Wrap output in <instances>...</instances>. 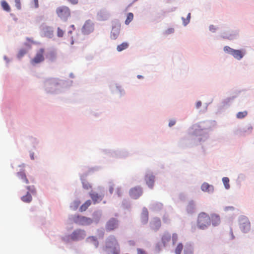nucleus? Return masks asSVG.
Masks as SVG:
<instances>
[{
	"mask_svg": "<svg viewBox=\"0 0 254 254\" xmlns=\"http://www.w3.org/2000/svg\"><path fill=\"white\" fill-rule=\"evenodd\" d=\"M104 254H120L119 245L114 236L109 237L101 249Z\"/></svg>",
	"mask_w": 254,
	"mask_h": 254,
	"instance_id": "1",
	"label": "nucleus"
},
{
	"mask_svg": "<svg viewBox=\"0 0 254 254\" xmlns=\"http://www.w3.org/2000/svg\"><path fill=\"white\" fill-rule=\"evenodd\" d=\"M211 224V218L210 216L204 212H201L197 217V227L201 229H206Z\"/></svg>",
	"mask_w": 254,
	"mask_h": 254,
	"instance_id": "2",
	"label": "nucleus"
},
{
	"mask_svg": "<svg viewBox=\"0 0 254 254\" xmlns=\"http://www.w3.org/2000/svg\"><path fill=\"white\" fill-rule=\"evenodd\" d=\"M56 12L58 16L64 21L67 20L71 16L70 9L65 5L58 7L56 8Z\"/></svg>",
	"mask_w": 254,
	"mask_h": 254,
	"instance_id": "3",
	"label": "nucleus"
},
{
	"mask_svg": "<svg viewBox=\"0 0 254 254\" xmlns=\"http://www.w3.org/2000/svg\"><path fill=\"white\" fill-rule=\"evenodd\" d=\"M73 221L79 225H88L92 223V220L90 218L76 215L73 218Z\"/></svg>",
	"mask_w": 254,
	"mask_h": 254,
	"instance_id": "4",
	"label": "nucleus"
},
{
	"mask_svg": "<svg viewBox=\"0 0 254 254\" xmlns=\"http://www.w3.org/2000/svg\"><path fill=\"white\" fill-rule=\"evenodd\" d=\"M240 227L241 230L244 233L248 232L251 228L250 222L246 217H242L240 219Z\"/></svg>",
	"mask_w": 254,
	"mask_h": 254,
	"instance_id": "5",
	"label": "nucleus"
},
{
	"mask_svg": "<svg viewBox=\"0 0 254 254\" xmlns=\"http://www.w3.org/2000/svg\"><path fill=\"white\" fill-rule=\"evenodd\" d=\"M119 226V221L114 218L109 219L107 222L105 228L107 231H112L116 229Z\"/></svg>",
	"mask_w": 254,
	"mask_h": 254,
	"instance_id": "6",
	"label": "nucleus"
},
{
	"mask_svg": "<svg viewBox=\"0 0 254 254\" xmlns=\"http://www.w3.org/2000/svg\"><path fill=\"white\" fill-rule=\"evenodd\" d=\"M44 50L40 49L37 52L34 58L31 60V64L34 65L43 62L44 60Z\"/></svg>",
	"mask_w": 254,
	"mask_h": 254,
	"instance_id": "7",
	"label": "nucleus"
},
{
	"mask_svg": "<svg viewBox=\"0 0 254 254\" xmlns=\"http://www.w3.org/2000/svg\"><path fill=\"white\" fill-rule=\"evenodd\" d=\"M94 30V25L93 22L88 20L85 21L82 28V32L84 34H88Z\"/></svg>",
	"mask_w": 254,
	"mask_h": 254,
	"instance_id": "8",
	"label": "nucleus"
},
{
	"mask_svg": "<svg viewBox=\"0 0 254 254\" xmlns=\"http://www.w3.org/2000/svg\"><path fill=\"white\" fill-rule=\"evenodd\" d=\"M129 195L133 199H137L142 194V190L140 187H135L129 190Z\"/></svg>",
	"mask_w": 254,
	"mask_h": 254,
	"instance_id": "9",
	"label": "nucleus"
},
{
	"mask_svg": "<svg viewBox=\"0 0 254 254\" xmlns=\"http://www.w3.org/2000/svg\"><path fill=\"white\" fill-rule=\"evenodd\" d=\"M85 236V232L84 230H77L74 231L71 235L73 240H78L83 238Z\"/></svg>",
	"mask_w": 254,
	"mask_h": 254,
	"instance_id": "10",
	"label": "nucleus"
},
{
	"mask_svg": "<svg viewBox=\"0 0 254 254\" xmlns=\"http://www.w3.org/2000/svg\"><path fill=\"white\" fill-rule=\"evenodd\" d=\"M150 227L154 231L158 230L161 226V222L160 218L158 217L154 218L150 222Z\"/></svg>",
	"mask_w": 254,
	"mask_h": 254,
	"instance_id": "11",
	"label": "nucleus"
},
{
	"mask_svg": "<svg viewBox=\"0 0 254 254\" xmlns=\"http://www.w3.org/2000/svg\"><path fill=\"white\" fill-rule=\"evenodd\" d=\"M145 180L146 181V183L148 185V186L150 189H152L154 183V176L152 174H147L145 176Z\"/></svg>",
	"mask_w": 254,
	"mask_h": 254,
	"instance_id": "12",
	"label": "nucleus"
},
{
	"mask_svg": "<svg viewBox=\"0 0 254 254\" xmlns=\"http://www.w3.org/2000/svg\"><path fill=\"white\" fill-rule=\"evenodd\" d=\"M171 238V234L168 232H166L163 234L161 238V241L163 247H166L167 245V244L170 242Z\"/></svg>",
	"mask_w": 254,
	"mask_h": 254,
	"instance_id": "13",
	"label": "nucleus"
},
{
	"mask_svg": "<svg viewBox=\"0 0 254 254\" xmlns=\"http://www.w3.org/2000/svg\"><path fill=\"white\" fill-rule=\"evenodd\" d=\"M245 52L242 50H234L232 51V55L237 60H241L244 56Z\"/></svg>",
	"mask_w": 254,
	"mask_h": 254,
	"instance_id": "14",
	"label": "nucleus"
},
{
	"mask_svg": "<svg viewBox=\"0 0 254 254\" xmlns=\"http://www.w3.org/2000/svg\"><path fill=\"white\" fill-rule=\"evenodd\" d=\"M148 220V212L146 208L144 207L142 209L141 214V221L143 224L147 222Z\"/></svg>",
	"mask_w": 254,
	"mask_h": 254,
	"instance_id": "15",
	"label": "nucleus"
},
{
	"mask_svg": "<svg viewBox=\"0 0 254 254\" xmlns=\"http://www.w3.org/2000/svg\"><path fill=\"white\" fill-rule=\"evenodd\" d=\"M202 191L209 193L212 192L214 190L213 186L207 183H204L201 187Z\"/></svg>",
	"mask_w": 254,
	"mask_h": 254,
	"instance_id": "16",
	"label": "nucleus"
},
{
	"mask_svg": "<svg viewBox=\"0 0 254 254\" xmlns=\"http://www.w3.org/2000/svg\"><path fill=\"white\" fill-rule=\"evenodd\" d=\"M211 222L213 226H217L219 224L220 219L219 216L217 214H212L211 216Z\"/></svg>",
	"mask_w": 254,
	"mask_h": 254,
	"instance_id": "17",
	"label": "nucleus"
},
{
	"mask_svg": "<svg viewBox=\"0 0 254 254\" xmlns=\"http://www.w3.org/2000/svg\"><path fill=\"white\" fill-rule=\"evenodd\" d=\"M90 196L92 199L94 201V203L101 201L103 198L102 196L99 195L98 193L95 192L90 193Z\"/></svg>",
	"mask_w": 254,
	"mask_h": 254,
	"instance_id": "18",
	"label": "nucleus"
},
{
	"mask_svg": "<svg viewBox=\"0 0 254 254\" xmlns=\"http://www.w3.org/2000/svg\"><path fill=\"white\" fill-rule=\"evenodd\" d=\"M17 176L22 182L27 184L29 183L28 180L27 179L26 174L24 172H20L17 173Z\"/></svg>",
	"mask_w": 254,
	"mask_h": 254,
	"instance_id": "19",
	"label": "nucleus"
},
{
	"mask_svg": "<svg viewBox=\"0 0 254 254\" xmlns=\"http://www.w3.org/2000/svg\"><path fill=\"white\" fill-rule=\"evenodd\" d=\"M120 33V29L119 28L114 27L111 31V37L113 39H116Z\"/></svg>",
	"mask_w": 254,
	"mask_h": 254,
	"instance_id": "20",
	"label": "nucleus"
},
{
	"mask_svg": "<svg viewBox=\"0 0 254 254\" xmlns=\"http://www.w3.org/2000/svg\"><path fill=\"white\" fill-rule=\"evenodd\" d=\"M22 201L26 203H29L32 200V196L29 192H27L25 195H24L21 198Z\"/></svg>",
	"mask_w": 254,
	"mask_h": 254,
	"instance_id": "21",
	"label": "nucleus"
},
{
	"mask_svg": "<svg viewBox=\"0 0 254 254\" xmlns=\"http://www.w3.org/2000/svg\"><path fill=\"white\" fill-rule=\"evenodd\" d=\"M91 204V201L90 200H87L84 204H83L80 207V211H85L88 207Z\"/></svg>",
	"mask_w": 254,
	"mask_h": 254,
	"instance_id": "22",
	"label": "nucleus"
},
{
	"mask_svg": "<svg viewBox=\"0 0 254 254\" xmlns=\"http://www.w3.org/2000/svg\"><path fill=\"white\" fill-rule=\"evenodd\" d=\"M128 47V44L127 42H123L117 46V50L118 52H121L127 49Z\"/></svg>",
	"mask_w": 254,
	"mask_h": 254,
	"instance_id": "23",
	"label": "nucleus"
},
{
	"mask_svg": "<svg viewBox=\"0 0 254 254\" xmlns=\"http://www.w3.org/2000/svg\"><path fill=\"white\" fill-rule=\"evenodd\" d=\"M185 248L183 244L182 243H179L176 246L175 249V253L176 254H181L182 250Z\"/></svg>",
	"mask_w": 254,
	"mask_h": 254,
	"instance_id": "24",
	"label": "nucleus"
},
{
	"mask_svg": "<svg viewBox=\"0 0 254 254\" xmlns=\"http://www.w3.org/2000/svg\"><path fill=\"white\" fill-rule=\"evenodd\" d=\"M184 254H193V249L191 245H187L184 248Z\"/></svg>",
	"mask_w": 254,
	"mask_h": 254,
	"instance_id": "25",
	"label": "nucleus"
},
{
	"mask_svg": "<svg viewBox=\"0 0 254 254\" xmlns=\"http://www.w3.org/2000/svg\"><path fill=\"white\" fill-rule=\"evenodd\" d=\"M1 5L3 10L9 12L10 11V7L8 3L5 0H2L1 1Z\"/></svg>",
	"mask_w": 254,
	"mask_h": 254,
	"instance_id": "26",
	"label": "nucleus"
},
{
	"mask_svg": "<svg viewBox=\"0 0 254 254\" xmlns=\"http://www.w3.org/2000/svg\"><path fill=\"white\" fill-rule=\"evenodd\" d=\"M87 241L89 242L92 243L95 247L97 248L98 246L99 243L96 237L93 236L89 237L87 238Z\"/></svg>",
	"mask_w": 254,
	"mask_h": 254,
	"instance_id": "27",
	"label": "nucleus"
},
{
	"mask_svg": "<svg viewBox=\"0 0 254 254\" xmlns=\"http://www.w3.org/2000/svg\"><path fill=\"white\" fill-rule=\"evenodd\" d=\"M133 18V14L131 12H129L127 14V19L125 21V23L127 25L129 24V23L132 20Z\"/></svg>",
	"mask_w": 254,
	"mask_h": 254,
	"instance_id": "28",
	"label": "nucleus"
},
{
	"mask_svg": "<svg viewBox=\"0 0 254 254\" xmlns=\"http://www.w3.org/2000/svg\"><path fill=\"white\" fill-rule=\"evenodd\" d=\"M222 181L225 188L229 189L230 188L229 179L227 177H224Z\"/></svg>",
	"mask_w": 254,
	"mask_h": 254,
	"instance_id": "29",
	"label": "nucleus"
},
{
	"mask_svg": "<svg viewBox=\"0 0 254 254\" xmlns=\"http://www.w3.org/2000/svg\"><path fill=\"white\" fill-rule=\"evenodd\" d=\"M30 5L32 7L38 8L39 7V0H32L30 2Z\"/></svg>",
	"mask_w": 254,
	"mask_h": 254,
	"instance_id": "30",
	"label": "nucleus"
},
{
	"mask_svg": "<svg viewBox=\"0 0 254 254\" xmlns=\"http://www.w3.org/2000/svg\"><path fill=\"white\" fill-rule=\"evenodd\" d=\"M248 115L247 111L240 112L237 114V118L238 119H243L246 117Z\"/></svg>",
	"mask_w": 254,
	"mask_h": 254,
	"instance_id": "31",
	"label": "nucleus"
},
{
	"mask_svg": "<svg viewBox=\"0 0 254 254\" xmlns=\"http://www.w3.org/2000/svg\"><path fill=\"white\" fill-rule=\"evenodd\" d=\"M64 35V31L60 27L57 28V36L59 37H62Z\"/></svg>",
	"mask_w": 254,
	"mask_h": 254,
	"instance_id": "32",
	"label": "nucleus"
},
{
	"mask_svg": "<svg viewBox=\"0 0 254 254\" xmlns=\"http://www.w3.org/2000/svg\"><path fill=\"white\" fill-rule=\"evenodd\" d=\"M15 5L18 10L21 9V0H15Z\"/></svg>",
	"mask_w": 254,
	"mask_h": 254,
	"instance_id": "33",
	"label": "nucleus"
},
{
	"mask_svg": "<svg viewBox=\"0 0 254 254\" xmlns=\"http://www.w3.org/2000/svg\"><path fill=\"white\" fill-rule=\"evenodd\" d=\"M26 189L29 190L28 192H30L31 193L34 194L36 193V190L35 187L33 186H27Z\"/></svg>",
	"mask_w": 254,
	"mask_h": 254,
	"instance_id": "34",
	"label": "nucleus"
},
{
	"mask_svg": "<svg viewBox=\"0 0 254 254\" xmlns=\"http://www.w3.org/2000/svg\"><path fill=\"white\" fill-rule=\"evenodd\" d=\"M234 49H232L231 48L229 47V46H225L224 47V51L225 52L228 53L232 55V51H233Z\"/></svg>",
	"mask_w": 254,
	"mask_h": 254,
	"instance_id": "35",
	"label": "nucleus"
},
{
	"mask_svg": "<svg viewBox=\"0 0 254 254\" xmlns=\"http://www.w3.org/2000/svg\"><path fill=\"white\" fill-rule=\"evenodd\" d=\"M26 52L27 51L25 49L20 50L18 54V57L19 58H21L26 53Z\"/></svg>",
	"mask_w": 254,
	"mask_h": 254,
	"instance_id": "36",
	"label": "nucleus"
},
{
	"mask_svg": "<svg viewBox=\"0 0 254 254\" xmlns=\"http://www.w3.org/2000/svg\"><path fill=\"white\" fill-rule=\"evenodd\" d=\"M190 18V13H189L188 14L187 18L186 19H185L184 18H182L185 25H186L187 24H188L189 23Z\"/></svg>",
	"mask_w": 254,
	"mask_h": 254,
	"instance_id": "37",
	"label": "nucleus"
},
{
	"mask_svg": "<svg viewBox=\"0 0 254 254\" xmlns=\"http://www.w3.org/2000/svg\"><path fill=\"white\" fill-rule=\"evenodd\" d=\"M178 236L176 233H174L172 235V242L173 244H174L178 240Z\"/></svg>",
	"mask_w": 254,
	"mask_h": 254,
	"instance_id": "38",
	"label": "nucleus"
},
{
	"mask_svg": "<svg viewBox=\"0 0 254 254\" xmlns=\"http://www.w3.org/2000/svg\"><path fill=\"white\" fill-rule=\"evenodd\" d=\"M82 184L83 188L86 190H88L91 188L90 184L87 182H83Z\"/></svg>",
	"mask_w": 254,
	"mask_h": 254,
	"instance_id": "39",
	"label": "nucleus"
},
{
	"mask_svg": "<svg viewBox=\"0 0 254 254\" xmlns=\"http://www.w3.org/2000/svg\"><path fill=\"white\" fill-rule=\"evenodd\" d=\"M69 3L72 5H76L78 2V0H66Z\"/></svg>",
	"mask_w": 254,
	"mask_h": 254,
	"instance_id": "40",
	"label": "nucleus"
},
{
	"mask_svg": "<svg viewBox=\"0 0 254 254\" xmlns=\"http://www.w3.org/2000/svg\"><path fill=\"white\" fill-rule=\"evenodd\" d=\"M162 207V203H156L154 205V209L156 210L157 209V208H161Z\"/></svg>",
	"mask_w": 254,
	"mask_h": 254,
	"instance_id": "41",
	"label": "nucleus"
},
{
	"mask_svg": "<svg viewBox=\"0 0 254 254\" xmlns=\"http://www.w3.org/2000/svg\"><path fill=\"white\" fill-rule=\"evenodd\" d=\"M137 254H147L144 250H143L141 249H138L137 250Z\"/></svg>",
	"mask_w": 254,
	"mask_h": 254,
	"instance_id": "42",
	"label": "nucleus"
},
{
	"mask_svg": "<svg viewBox=\"0 0 254 254\" xmlns=\"http://www.w3.org/2000/svg\"><path fill=\"white\" fill-rule=\"evenodd\" d=\"M163 221L165 223H168L169 222V218L168 216H164L163 217Z\"/></svg>",
	"mask_w": 254,
	"mask_h": 254,
	"instance_id": "43",
	"label": "nucleus"
},
{
	"mask_svg": "<svg viewBox=\"0 0 254 254\" xmlns=\"http://www.w3.org/2000/svg\"><path fill=\"white\" fill-rule=\"evenodd\" d=\"M176 124V121L174 120H171L169 123V126L171 127Z\"/></svg>",
	"mask_w": 254,
	"mask_h": 254,
	"instance_id": "44",
	"label": "nucleus"
},
{
	"mask_svg": "<svg viewBox=\"0 0 254 254\" xmlns=\"http://www.w3.org/2000/svg\"><path fill=\"white\" fill-rule=\"evenodd\" d=\"M216 28H215V27L213 25H211L209 26V30L212 31V32H215V31L216 30Z\"/></svg>",
	"mask_w": 254,
	"mask_h": 254,
	"instance_id": "45",
	"label": "nucleus"
},
{
	"mask_svg": "<svg viewBox=\"0 0 254 254\" xmlns=\"http://www.w3.org/2000/svg\"><path fill=\"white\" fill-rule=\"evenodd\" d=\"M73 204L74 205L75 208H77L80 204V201H75L73 202Z\"/></svg>",
	"mask_w": 254,
	"mask_h": 254,
	"instance_id": "46",
	"label": "nucleus"
},
{
	"mask_svg": "<svg viewBox=\"0 0 254 254\" xmlns=\"http://www.w3.org/2000/svg\"><path fill=\"white\" fill-rule=\"evenodd\" d=\"M201 106V102L200 101H198L196 103V107L197 108H199Z\"/></svg>",
	"mask_w": 254,
	"mask_h": 254,
	"instance_id": "47",
	"label": "nucleus"
},
{
	"mask_svg": "<svg viewBox=\"0 0 254 254\" xmlns=\"http://www.w3.org/2000/svg\"><path fill=\"white\" fill-rule=\"evenodd\" d=\"M161 250V248L160 247V246L159 245H157L155 247V251L157 252H159L160 250Z\"/></svg>",
	"mask_w": 254,
	"mask_h": 254,
	"instance_id": "48",
	"label": "nucleus"
},
{
	"mask_svg": "<svg viewBox=\"0 0 254 254\" xmlns=\"http://www.w3.org/2000/svg\"><path fill=\"white\" fill-rule=\"evenodd\" d=\"M109 191L111 193H112L114 191V188L112 186H111L109 188Z\"/></svg>",
	"mask_w": 254,
	"mask_h": 254,
	"instance_id": "49",
	"label": "nucleus"
},
{
	"mask_svg": "<svg viewBox=\"0 0 254 254\" xmlns=\"http://www.w3.org/2000/svg\"><path fill=\"white\" fill-rule=\"evenodd\" d=\"M137 78H139V79H141V78H143V76L142 75H137Z\"/></svg>",
	"mask_w": 254,
	"mask_h": 254,
	"instance_id": "50",
	"label": "nucleus"
},
{
	"mask_svg": "<svg viewBox=\"0 0 254 254\" xmlns=\"http://www.w3.org/2000/svg\"><path fill=\"white\" fill-rule=\"evenodd\" d=\"M248 129L250 130V131H251L252 130V127H248Z\"/></svg>",
	"mask_w": 254,
	"mask_h": 254,
	"instance_id": "51",
	"label": "nucleus"
},
{
	"mask_svg": "<svg viewBox=\"0 0 254 254\" xmlns=\"http://www.w3.org/2000/svg\"><path fill=\"white\" fill-rule=\"evenodd\" d=\"M70 27L72 28L73 30L75 29V26L74 25H71Z\"/></svg>",
	"mask_w": 254,
	"mask_h": 254,
	"instance_id": "52",
	"label": "nucleus"
},
{
	"mask_svg": "<svg viewBox=\"0 0 254 254\" xmlns=\"http://www.w3.org/2000/svg\"><path fill=\"white\" fill-rule=\"evenodd\" d=\"M31 158L32 159H34V155L33 154H32L31 156Z\"/></svg>",
	"mask_w": 254,
	"mask_h": 254,
	"instance_id": "53",
	"label": "nucleus"
},
{
	"mask_svg": "<svg viewBox=\"0 0 254 254\" xmlns=\"http://www.w3.org/2000/svg\"><path fill=\"white\" fill-rule=\"evenodd\" d=\"M68 33H70V34H71L72 32H71V31H69L68 32Z\"/></svg>",
	"mask_w": 254,
	"mask_h": 254,
	"instance_id": "54",
	"label": "nucleus"
},
{
	"mask_svg": "<svg viewBox=\"0 0 254 254\" xmlns=\"http://www.w3.org/2000/svg\"><path fill=\"white\" fill-rule=\"evenodd\" d=\"M106 19V18H102V20H104V19Z\"/></svg>",
	"mask_w": 254,
	"mask_h": 254,
	"instance_id": "55",
	"label": "nucleus"
}]
</instances>
